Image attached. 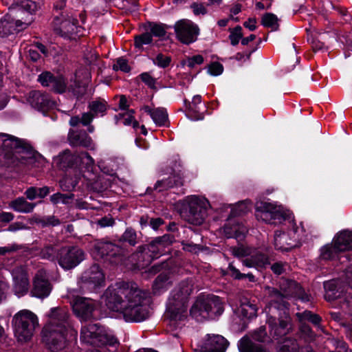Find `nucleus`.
<instances>
[{"label":"nucleus","instance_id":"18","mask_svg":"<svg viewBox=\"0 0 352 352\" xmlns=\"http://www.w3.org/2000/svg\"><path fill=\"white\" fill-rule=\"evenodd\" d=\"M37 81L56 94H63L67 89V79L62 74L55 75L50 71H44L38 76Z\"/></svg>","mask_w":352,"mask_h":352},{"label":"nucleus","instance_id":"4","mask_svg":"<svg viewBox=\"0 0 352 352\" xmlns=\"http://www.w3.org/2000/svg\"><path fill=\"white\" fill-rule=\"evenodd\" d=\"M59 309L52 308L50 317L52 321L49 326L42 330L43 341L50 352H58L63 349L66 345L68 329L66 322L59 318Z\"/></svg>","mask_w":352,"mask_h":352},{"label":"nucleus","instance_id":"60","mask_svg":"<svg viewBox=\"0 0 352 352\" xmlns=\"http://www.w3.org/2000/svg\"><path fill=\"white\" fill-rule=\"evenodd\" d=\"M204 61V58L202 55L197 54L190 57L187 58V66L192 69L196 65H201Z\"/></svg>","mask_w":352,"mask_h":352},{"label":"nucleus","instance_id":"28","mask_svg":"<svg viewBox=\"0 0 352 352\" xmlns=\"http://www.w3.org/2000/svg\"><path fill=\"white\" fill-rule=\"evenodd\" d=\"M81 179V169L67 172L65 175L60 180L59 185L62 190L72 192L75 190Z\"/></svg>","mask_w":352,"mask_h":352},{"label":"nucleus","instance_id":"56","mask_svg":"<svg viewBox=\"0 0 352 352\" xmlns=\"http://www.w3.org/2000/svg\"><path fill=\"white\" fill-rule=\"evenodd\" d=\"M285 234H283V235H277L276 234L274 236V248L276 250H280L283 252H288L292 250L294 246L285 247L284 245H283L281 244V241L283 239H285Z\"/></svg>","mask_w":352,"mask_h":352},{"label":"nucleus","instance_id":"33","mask_svg":"<svg viewBox=\"0 0 352 352\" xmlns=\"http://www.w3.org/2000/svg\"><path fill=\"white\" fill-rule=\"evenodd\" d=\"M238 348L239 352H267L263 346L253 342L248 336L241 338Z\"/></svg>","mask_w":352,"mask_h":352},{"label":"nucleus","instance_id":"8","mask_svg":"<svg viewBox=\"0 0 352 352\" xmlns=\"http://www.w3.org/2000/svg\"><path fill=\"white\" fill-rule=\"evenodd\" d=\"M12 324L14 334L19 340L28 342L32 338L36 327L38 325V319L31 311L23 309L14 316Z\"/></svg>","mask_w":352,"mask_h":352},{"label":"nucleus","instance_id":"24","mask_svg":"<svg viewBox=\"0 0 352 352\" xmlns=\"http://www.w3.org/2000/svg\"><path fill=\"white\" fill-rule=\"evenodd\" d=\"M52 289V285L43 275L36 274L33 280V288L31 293L33 296L38 298L47 297Z\"/></svg>","mask_w":352,"mask_h":352},{"label":"nucleus","instance_id":"34","mask_svg":"<svg viewBox=\"0 0 352 352\" xmlns=\"http://www.w3.org/2000/svg\"><path fill=\"white\" fill-rule=\"evenodd\" d=\"M228 274L236 280H243L248 279L250 283H256L257 279L255 276L251 273H242L238 270L234 265L233 263H230L227 268Z\"/></svg>","mask_w":352,"mask_h":352},{"label":"nucleus","instance_id":"14","mask_svg":"<svg viewBox=\"0 0 352 352\" xmlns=\"http://www.w3.org/2000/svg\"><path fill=\"white\" fill-rule=\"evenodd\" d=\"M40 3L32 0L14 1L9 7L10 14L21 18L23 25H28L34 21V16L40 8Z\"/></svg>","mask_w":352,"mask_h":352},{"label":"nucleus","instance_id":"15","mask_svg":"<svg viewBox=\"0 0 352 352\" xmlns=\"http://www.w3.org/2000/svg\"><path fill=\"white\" fill-rule=\"evenodd\" d=\"M84 259L83 250L77 246L63 247L57 252L58 263L65 270L74 269Z\"/></svg>","mask_w":352,"mask_h":352},{"label":"nucleus","instance_id":"57","mask_svg":"<svg viewBox=\"0 0 352 352\" xmlns=\"http://www.w3.org/2000/svg\"><path fill=\"white\" fill-rule=\"evenodd\" d=\"M296 295L298 299L302 302H307L310 301L311 296L308 294L305 289L302 287L298 283H296Z\"/></svg>","mask_w":352,"mask_h":352},{"label":"nucleus","instance_id":"10","mask_svg":"<svg viewBox=\"0 0 352 352\" xmlns=\"http://www.w3.org/2000/svg\"><path fill=\"white\" fill-rule=\"evenodd\" d=\"M74 314L81 320H98L104 317L100 303L91 298L76 297L72 303Z\"/></svg>","mask_w":352,"mask_h":352},{"label":"nucleus","instance_id":"38","mask_svg":"<svg viewBox=\"0 0 352 352\" xmlns=\"http://www.w3.org/2000/svg\"><path fill=\"white\" fill-rule=\"evenodd\" d=\"M151 118L157 126H164L169 122L168 114L164 107L155 108Z\"/></svg>","mask_w":352,"mask_h":352},{"label":"nucleus","instance_id":"42","mask_svg":"<svg viewBox=\"0 0 352 352\" xmlns=\"http://www.w3.org/2000/svg\"><path fill=\"white\" fill-rule=\"evenodd\" d=\"M258 308L256 305L248 302L241 305L240 312L243 318L251 320L257 316Z\"/></svg>","mask_w":352,"mask_h":352},{"label":"nucleus","instance_id":"41","mask_svg":"<svg viewBox=\"0 0 352 352\" xmlns=\"http://www.w3.org/2000/svg\"><path fill=\"white\" fill-rule=\"evenodd\" d=\"M75 195L72 192L61 193L58 192L51 195L50 199L54 205L58 204L67 205L72 204Z\"/></svg>","mask_w":352,"mask_h":352},{"label":"nucleus","instance_id":"53","mask_svg":"<svg viewBox=\"0 0 352 352\" xmlns=\"http://www.w3.org/2000/svg\"><path fill=\"white\" fill-rule=\"evenodd\" d=\"M113 69L114 71L120 70L124 73H129L131 70V67L128 64V60L124 57L118 58L116 60V64L113 65Z\"/></svg>","mask_w":352,"mask_h":352},{"label":"nucleus","instance_id":"2","mask_svg":"<svg viewBox=\"0 0 352 352\" xmlns=\"http://www.w3.org/2000/svg\"><path fill=\"white\" fill-rule=\"evenodd\" d=\"M175 241L173 234H164L162 236L151 238L147 243L139 245L136 250L131 254L129 258L135 267L144 269L154 260L168 254Z\"/></svg>","mask_w":352,"mask_h":352},{"label":"nucleus","instance_id":"45","mask_svg":"<svg viewBox=\"0 0 352 352\" xmlns=\"http://www.w3.org/2000/svg\"><path fill=\"white\" fill-rule=\"evenodd\" d=\"M153 42L152 34L148 32L137 34L134 36V47L136 49L141 50L144 45H148Z\"/></svg>","mask_w":352,"mask_h":352},{"label":"nucleus","instance_id":"25","mask_svg":"<svg viewBox=\"0 0 352 352\" xmlns=\"http://www.w3.org/2000/svg\"><path fill=\"white\" fill-rule=\"evenodd\" d=\"M23 23L21 20H14L10 15H6L0 20V38H6L10 35L19 32L22 29Z\"/></svg>","mask_w":352,"mask_h":352},{"label":"nucleus","instance_id":"30","mask_svg":"<svg viewBox=\"0 0 352 352\" xmlns=\"http://www.w3.org/2000/svg\"><path fill=\"white\" fill-rule=\"evenodd\" d=\"M96 336V338H94L92 340H89V342L98 347L107 346L116 347L119 344L118 339L115 336L108 334L104 329Z\"/></svg>","mask_w":352,"mask_h":352},{"label":"nucleus","instance_id":"35","mask_svg":"<svg viewBox=\"0 0 352 352\" xmlns=\"http://www.w3.org/2000/svg\"><path fill=\"white\" fill-rule=\"evenodd\" d=\"M296 317L299 322H309L316 327H319L322 320V317L310 310H305L302 312H298Z\"/></svg>","mask_w":352,"mask_h":352},{"label":"nucleus","instance_id":"44","mask_svg":"<svg viewBox=\"0 0 352 352\" xmlns=\"http://www.w3.org/2000/svg\"><path fill=\"white\" fill-rule=\"evenodd\" d=\"M228 32H230L228 38L230 41L231 45L236 46L239 43L240 41H242V37L243 36L242 27L238 25L233 28H229Z\"/></svg>","mask_w":352,"mask_h":352},{"label":"nucleus","instance_id":"61","mask_svg":"<svg viewBox=\"0 0 352 352\" xmlns=\"http://www.w3.org/2000/svg\"><path fill=\"white\" fill-rule=\"evenodd\" d=\"M285 265L286 263H283L282 261H277L271 265L270 269L275 275L280 276L285 272Z\"/></svg>","mask_w":352,"mask_h":352},{"label":"nucleus","instance_id":"7","mask_svg":"<svg viewBox=\"0 0 352 352\" xmlns=\"http://www.w3.org/2000/svg\"><path fill=\"white\" fill-rule=\"evenodd\" d=\"M138 287L129 285V283L120 282L107 287L101 296V302L110 311L122 312L133 291Z\"/></svg>","mask_w":352,"mask_h":352},{"label":"nucleus","instance_id":"55","mask_svg":"<svg viewBox=\"0 0 352 352\" xmlns=\"http://www.w3.org/2000/svg\"><path fill=\"white\" fill-rule=\"evenodd\" d=\"M139 76L141 80L150 89L157 90V87L155 86L157 80L155 78L151 76L149 73L143 72Z\"/></svg>","mask_w":352,"mask_h":352},{"label":"nucleus","instance_id":"31","mask_svg":"<svg viewBox=\"0 0 352 352\" xmlns=\"http://www.w3.org/2000/svg\"><path fill=\"white\" fill-rule=\"evenodd\" d=\"M36 204L26 201L23 197H19L11 201L9 206L14 211L23 213H29L33 211Z\"/></svg>","mask_w":352,"mask_h":352},{"label":"nucleus","instance_id":"43","mask_svg":"<svg viewBox=\"0 0 352 352\" xmlns=\"http://www.w3.org/2000/svg\"><path fill=\"white\" fill-rule=\"evenodd\" d=\"M148 26L150 29L149 33L152 34V37L155 36L161 38L166 34V28L168 26L166 24L149 21L148 22Z\"/></svg>","mask_w":352,"mask_h":352},{"label":"nucleus","instance_id":"13","mask_svg":"<svg viewBox=\"0 0 352 352\" xmlns=\"http://www.w3.org/2000/svg\"><path fill=\"white\" fill-rule=\"evenodd\" d=\"M270 334L275 338H282L292 331V319L288 309L280 312L278 318L270 316L267 319Z\"/></svg>","mask_w":352,"mask_h":352},{"label":"nucleus","instance_id":"47","mask_svg":"<svg viewBox=\"0 0 352 352\" xmlns=\"http://www.w3.org/2000/svg\"><path fill=\"white\" fill-rule=\"evenodd\" d=\"M152 60L155 65H157L160 68L165 69L170 65L172 58L170 56L159 53L157 54L155 58L152 59Z\"/></svg>","mask_w":352,"mask_h":352},{"label":"nucleus","instance_id":"48","mask_svg":"<svg viewBox=\"0 0 352 352\" xmlns=\"http://www.w3.org/2000/svg\"><path fill=\"white\" fill-rule=\"evenodd\" d=\"M186 116L192 121L202 120L204 119V113L199 111V105L192 106L186 111Z\"/></svg>","mask_w":352,"mask_h":352},{"label":"nucleus","instance_id":"64","mask_svg":"<svg viewBox=\"0 0 352 352\" xmlns=\"http://www.w3.org/2000/svg\"><path fill=\"white\" fill-rule=\"evenodd\" d=\"M36 190L37 187L30 186L26 189V190L24 192V195H25L28 199L32 201L38 198V194Z\"/></svg>","mask_w":352,"mask_h":352},{"label":"nucleus","instance_id":"40","mask_svg":"<svg viewBox=\"0 0 352 352\" xmlns=\"http://www.w3.org/2000/svg\"><path fill=\"white\" fill-rule=\"evenodd\" d=\"M278 18L272 12L265 13L262 18L261 23L265 28H270L274 31L279 30Z\"/></svg>","mask_w":352,"mask_h":352},{"label":"nucleus","instance_id":"26","mask_svg":"<svg viewBox=\"0 0 352 352\" xmlns=\"http://www.w3.org/2000/svg\"><path fill=\"white\" fill-rule=\"evenodd\" d=\"M203 347L212 352H226L229 342L222 336L219 334H207Z\"/></svg>","mask_w":352,"mask_h":352},{"label":"nucleus","instance_id":"54","mask_svg":"<svg viewBox=\"0 0 352 352\" xmlns=\"http://www.w3.org/2000/svg\"><path fill=\"white\" fill-rule=\"evenodd\" d=\"M223 72V66L217 61L212 62L208 65V73L213 76L221 75Z\"/></svg>","mask_w":352,"mask_h":352},{"label":"nucleus","instance_id":"5","mask_svg":"<svg viewBox=\"0 0 352 352\" xmlns=\"http://www.w3.org/2000/svg\"><path fill=\"white\" fill-rule=\"evenodd\" d=\"M150 293L137 288L124 307L122 314L127 322H141L150 317Z\"/></svg>","mask_w":352,"mask_h":352},{"label":"nucleus","instance_id":"27","mask_svg":"<svg viewBox=\"0 0 352 352\" xmlns=\"http://www.w3.org/2000/svg\"><path fill=\"white\" fill-rule=\"evenodd\" d=\"M70 145L89 148L92 145V139L85 130L75 131L70 129L68 133Z\"/></svg>","mask_w":352,"mask_h":352},{"label":"nucleus","instance_id":"58","mask_svg":"<svg viewBox=\"0 0 352 352\" xmlns=\"http://www.w3.org/2000/svg\"><path fill=\"white\" fill-rule=\"evenodd\" d=\"M247 210L248 206L245 201H239L236 205L231 209V214L233 216H240L245 213Z\"/></svg>","mask_w":352,"mask_h":352},{"label":"nucleus","instance_id":"21","mask_svg":"<svg viewBox=\"0 0 352 352\" xmlns=\"http://www.w3.org/2000/svg\"><path fill=\"white\" fill-rule=\"evenodd\" d=\"M80 29L82 28L79 25L78 16L54 26V33L67 41L75 40Z\"/></svg>","mask_w":352,"mask_h":352},{"label":"nucleus","instance_id":"23","mask_svg":"<svg viewBox=\"0 0 352 352\" xmlns=\"http://www.w3.org/2000/svg\"><path fill=\"white\" fill-rule=\"evenodd\" d=\"M82 156L72 155L69 151L60 153L56 160L57 166L67 172H71L81 169Z\"/></svg>","mask_w":352,"mask_h":352},{"label":"nucleus","instance_id":"32","mask_svg":"<svg viewBox=\"0 0 352 352\" xmlns=\"http://www.w3.org/2000/svg\"><path fill=\"white\" fill-rule=\"evenodd\" d=\"M88 84L81 80L76 79L74 83L70 85L69 90L78 102H83L85 100V96L87 92Z\"/></svg>","mask_w":352,"mask_h":352},{"label":"nucleus","instance_id":"49","mask_svg":"<svg viewBox=\"0 0 352 352\" xmlns=\"http://www.w3.org/2000/svg\"><path fill=\"white\" fill-rule=\"evenodd\" d=\"M255 267L265 269L270 265V258L263 253L256 254L254 256Z\"/></svg>","mask_w":352,"mask_h":352},{"label":"nucleus","instance_id":"3","mask_svg":"<svg viewBox=\"0 0 352 352\" xmlns=\"http://www.w3.org/2000/svg\"><path fill=\"white\" fill-rule=\"evenodd\" d=\"M192 284L188 280L181 281L171 292L166 305V315L170 322H182L187 317Z\"/></svg>","mask_w":352,"mask_h":352},{"label":"nucleus","instance_id":"17","mask_svg":"<svg viewBox=\"0 0 352 352\" xmlns=\"http://www.w3.org/2000/svg\"><path fill=\"white\" fill-rule=\"evenodd\" d=\"M172 172L170 175L161 180H157L154 186L160 192L175 187H179L184 183V173L180 159H175L171 162Z\"/></svg>","mask_w":352,"mask_h":352},{"label":"nucleus","instance_id":"9","mask_svg":"<svg viewBox=\"0 0 352 352\" xmlns=\"http://www.w3.org/2000/svg\"><path fill=\"white\" fill-rule=\"evenodd\" d=\"M349 250H352V231L344 230L337 233L331 243H327L320 249V259L334 260L340 252Z\"/></svg>","mask_w":352,"mask_h":352},{"label":"nucleus","instance_id":"29","mask_svg":"<svg viewBox=\"0 0 352 352\" xmlns=\"http://www.w3.org/2000/svg\"><path fill=\"white\" fill-rule=\"evenodd\" d=\"M0 139L2 142L1 146L2 150L5 151V155L8 157H11L14 151H16L21 139L6 133L0 134Z\"/></svg>","mask_w":352,"mask_h":352},{"label":"nucleus","instance_id":"50","mask_svg":"<svg viewBox=\"0 0 352 352\" xmlns=\"http://www.w3.org/2000/svg\"><path fill=\"white\" fill-rule=\"evenodd\" d=\"M36 222L41 224L43 228L49 226H57L60 223V219L54 215L40 218L36 220Z\"/></svg>","mask_w":352,"mask_h":352},{"label":"nucleus","instance_id":"52","mask_svg":"<svg viewBox=\"0 0 352 352\" xmlns=\"http://www.w3.org/2000/svg\"><path fill=\"white\" fill-rule=\"evenodd\" d=\"M272 218L274 219H278L280 221L286 220L290 221L291 219L292 222L294 221L293 214L289 210L285 211L280 209L277 210L276 208L274 212H273Z\"/></svg>","mask_w":352,"mask_h":352},{"label":"nucleus","instance_id":"19","mask_svg":"<svg viewBox=\"0 0 352 352\" xmlns=\"http://www.w3.org/2000/svg\"><path fill=\"white\" fill-rule=\"evenodd\" d=\"M16 152L23 154L21 156V162L26 165L38 166L44 160V157L36 151L28 142L23 139L20 140Z\"/></svg>","mask_w":352,"mask_h":352},{"label":"nucleus","instance_id":"16","mask_svg":"<svg viewBox=\"0 0 352 352\" xmlns=\"http://www.w3.org/2000/svg\"><path fill=\"white\" fill-rule=\"evenodd\" d=\"M177 39L183 44L190 45L197 40L200 33L199 26L188 19H180L174 25Z\"/></svg>","mask_w":352,"mask_h":352},{"label":"nucleus","instance_id":"20","mask_svg":"<svg viewBox=\"0 0 352 352\" xmlns=\"http://www.w3.org/2000/svg\"><path fill=\"white\" fill-rule=\"evenodd\" d=\"M28 100L32 107L43 114L54 109L56 104L47 94L38 90L30 92Z\"/></svg>","mask_w":352,"mask_h":352},{"label":"nucleus","instance_id":"63","mask_svg":"<svg viewBox=\"0 0 352 352\" xmlns=\"http://www.w3.org/2000/svg\"><path fill=\"white\" fill-rule=\"evenodd\" d=\"M28 280L26 278H21L19 282H16L15 288L18 292L25 294L28 289Z\"/></svg>","mask_w":352,"mask_h":352},{"label":"nucleus","instance_id":"6","mask_svg":"<svg viewBox=\"0 0 352 352\" xmlns=\"http://www.w3.org/2000/svg\"><path fill=\"white\" fill-rule=\"evenodd\" d=\"M224 311L221 297L214 294L199 295L190 309V316L198 322L215 320Z\"/></svg>","mask_w":352,"mask_h":352},{"label":"nucleus","instance_id":"12","mask_svg":"<svg viewBox=\"0 0 352 352\" xmlns=\"http://www.w3.org/2000/svg\"><path fill=\"white\" fill-rule=\"evenodd\" d=\"M187 221L195 226L201 225L207 217V208L205 203L197 196L189 197L188 204L182 212Z\"/></svg>","mask_w":352,"mask_h":352},{"label":"nucleus","instance_id":"51","mask_svg":"<svg viewBox=\"0 0 352 352\" xmlns=\"http://www.w3.org/2000/svg\"><path fill=\"white\" fill-rule=\"evenodd\" d=\"M104 329V327L102 326L99 322L90 323L87 327L88 335L90 340L96 338V336H98Z\"/></svg>","mask_w":352,"mask_h":352},{"label":"nucleus","instance_id":"59","mask_svg":"<svg viewBox=\"0 0 352 352\" xmlns=\"http://www.w3.org/2000/svg\"><path fill=\"white\" fill-rule=\"evenodd\" d=\"M256 208L257 211L270 213L271 217L273 215V212H274L276 210V208L274 207L272 204L267 202H261L257 204Z\"/></svg>","mask_w":352,"mask_h":352},{"label":"nucleus","instance_id":"22","mask_svg":"<svg viewBox=\"0 0 352 352\" xmlns=\"http://www.w3.org/2000/svg\"><path fill=\"white\" fill-rule=\"evenodd\" d=\"M52 14L53 26L78 16L77 12L67 6V0H56L53 3Z\"/></svg>","mask_w":352,"mask_h":352},{"label":"nucleus","instance_id":"1","mask_svg":"<svg viewBox=\"0 0 352 352\" xmlns=\"http://www.w3.org/2000/svg\"><path fill=\"white\" fill-rule=\"evenodd\" d=\"M140 242L137 231L127 227L124 232L113 241L102 239L96 240L91 250L94 260L104 265L115 267L122 264Z\"/></svg>","mask_w":352,"mask_h":352},{"label":"nucleus","instance_id":"46","mask_svg":"<svg viewBox=\"0 0 352 352\" xmlns=\"http://www.w3.org/2000/svg\"><path fill=\"white\" fill-rule=\"evenodd\" d=\"M40 255L42 258L47 259L51 261L57 259L56 250L52 245L44 246L40 252Z\"/></svg>","mask_w":352,"mask_h":352},{"label":"nucleus","instance_id":"62","mask_svg":"<svg viewBox=\"0 0 352 352\" xmlns=\"http://www.w3.org/2000/svg\"><path fill=\"white\" fill-rule=\"evenodd\" d=\"M267 333L264 327H260L258 330L255 331L252 334V338L259 342H265Z\"/></svg>","mask_w":352,"mask_h":352},{"label":"nucleus","instance_id":"39","mask_svg":"<svg viewBox=\"0 0 352 352\" xmlns=\"http://www.w3.org/2000/svg\"><path fill=\"white\" fill-rule=\"evenodd\" d=\"M88 108L95 117L104 116L107 111V102L105 100H96L89 102Z\"/></svg>","mask_w":352,"mask_h":352},{"label":"nucleus","instance_id":"37","mask_svg":"<svg viewBox=\"0 0 352 352\" xmlns=\"http://www.w3.org/2000/svg\"><path fill=\"white\" fill-rule=\"evenodd\" d=\"M168 278V276L165 274H160L156 277L152 285V293L154 296H160L166 291Z\"/></svg>","mask_w":352,"mask_h":352},{"label":"nucleus","instance_id":"11","mask_svg":"<svg viewBox=\"0 0 352 352\" xmlns=\"http://www.w3.org/2000/svg\"><path fill=\"white\" fill-rule=\"evenodd\" d=\"M105 276L98 264L92 265L81 275L80 287L84 291L98 293L104 286Z\"/></svg>","mask_w":352,"mask_h":352},{"label":"nucleus","instance_id":"36","mask_svg":"<svg viewBox=\"0 0 352 352\" xmlns=\"http://www.w3.org/2000/svg\"><path fill=\"white\" fill-rule=\"evenodd\" d=\"M323 286L325 290L324 298L327 301H333L340 298V292L335 280L325 281Z\"/></svg>","mask_w":352,"mask_h":352}]
</instances>
